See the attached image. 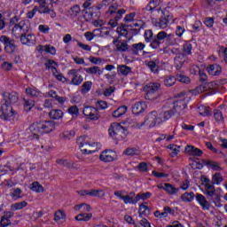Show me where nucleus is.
I'll list each match as a JSON object with an SVG mask.
<instances>
[{
    "label": "nucleus",
    "mask_w": 227,
    "mask_h": 227,
    "mask_svg": "<svg viewBox=\"0 0 227 227\" xmlns=\"http://www.w3.org/2000/svg\"><path fill=\"white\" fill-rule=\"evenodd\" d=\"M81 15V6L78 4L73 5L68 11H67V17L71 19L72 20L77 19Z\"/></svg>",
    "instance_id": "4be33fe9"
},
{
    "label": "nucleus",
    "mask_w": 227,
    "mask_h": 227,
    "mask_svg": "<svg viewBox=\"0 0 227 227\" xmlns=\"http://www.w3.org/2000/svg\"><path fill=\"white\" fill-rule=\"evenodd\" d=\"M160 117L159 116V114L155 111L151 112L147 119L145 120V125H149V127L152 129L155 127V125L160 124Z\"/></svg>",
    "instance_id": "f8f14e48"
},
{
    "label": "nucleus",
    "mask_w": 227,
    "mask_h": 227,
    "mask_svg": "<svg viewBox=\"0 0 227 227\" xmlns=\"http://www.w3.org/2000/svg\"><path fill=\"white\" fill-rule=\"evenodd\" d=\"M61 139H74L75 137V131L74 130H69V131H64L60 134Z\"/></svg>",
    "instance_id": "5fc2aeb1"
},
{
    "label": "nucleus",
    "mask_w": 227,
    "mask_h": 227,
    "mask_svg": "<svg viewBox=\"0 0 227 227\" xmlns=\"http://www.w3.org/2000/svg\"><path fill=\"white\" fill-rule=\"evenodd\" d=\"M30 189L31 191H33L34 192H43V191H45V189L43 188V186L42 184H40V183L38 182H34L30 184Z\"/></svg>",
    "instance_id": "8fccbe9b"
},
{
    "label": "nucleus",
    "mask_w": 227,
    "mask_h": 227,
    "mask_svg": "<svg viewBox=\"0 0 227 227\" xmlns=\"http://www.w3.org/2000/svg\"><path fill=\"white\" fill-rule=\"evenodd\" d=\"M168 150H171L170 155L171 157H176L178 153H180V147L176 145L170 144L167 146Z\"/></svg>",
    "instance_id": "864d4df0"
},
{
    "label": "nucleus",
    "mask_w": 227,
    "mask_h": 227,
    "mask_svg": "<svg viewBox=\"0 0 227 227\" xmlns=\"http://www.w3.org/2000/svg\"><path fill=\"white\" fill-rule=\"evenodd\" d=\"M20 40L23 45L31 47L32 45H35L36 42V36L33 34H24L23 35L20 36Z\"/></svg>",
    "instance_id": "2eb2a0df"
},
{
    "label": "nucleus",
    "mask_w": 227,
    "mask_h": 227,
    "mask_svg": "<svg viewBox=\"0 0 227 227\" xmlns=\"http://www.w3.org/2000/svg\"><path fill=\"white\" fill-rule=\"evenodd\" d=\"M65 217H66L65 213L61 210H59L55 212L54 221L58 222V221H60V219H65Z\"/></svg>",
    "instance_id": "338daca9"
},
{
    "label": "nucleus",
    "mask_w": 227,
    "mask_h": 227,
    "mask_svg": "<svg viewBox=\"0 0 227 227\" xmlns=\"http://www.w3.org/2000/svg\"><path fill=\"white\" fill-rule=\"evenodd\" d=\"M138 214L140 215H150V207H148L146 202H145L139 206Z\"/></svg>",
    "instance_id": "de8ad7c7"
},
{
    "label": "nucleus",
    "mask_w": 227,
    "mask_h": 227,
    "mask_svg": "<svg viewBox=\"0 0 227 227\" xmlns=\"http://www.w3.org/2000/svg\"><path fill=\"white\" fill-rule=\"evenodd\" d=\"M84 72H86V74H89V75L100 76L102 75V74H104V69L100 68L98 66H94L84 68Z\"/></svg>",
    "instance_id": "cd10ccee"
},
{
    "label": "nucleus",
    "mask_w": 227,
    "mask_h": 227,
    "mask_svg": "<svg viewBox=\"0 0 227 227\" xmlns=\"http://www.w3.org/2000/svg\"><path fill=\"white\" fill-rule=\"evenodd\" d=\"M125 205H137V197L136 196V192H131L127 195H124V199L122 200Z\"/></svg>",
    "instance_id": "393cba45"
},
{
    "label": "nucleus",
    "mask_w": 227,
    "mask_h": 227,
    "mask_svg": "<svg viewBox=\"0 0 227 227\" xmlns=\"http://www.w3.org/2000/svg\"><path fill=\"white\" fill-rule=\"evenodd\" d=\"M0 42L4 45V51L7 54H13V52L17 49V45L15 44V40L10 39V37L6 35L0 36ZM3 51L0 47V52Z\"/></svg>",
    "instance_id": "1a4fd4ad"
},
{
    "label": "nucleus",
    "mask_w": 227,
    "mask_h": 227,
    "mask_svg": "<svg viewBox=\"0 0 227 227\" xmlns=\"http://www.w3.org/2000/svg\"><path fill=\"white\" fill-rule=\"evenodd\" d=\"M189 61V57H187L184 53L177 54L174 59V66L176 67V70H180L185 63Z\"/></svg>",
    "instance_id": "4468645a"
},
{
    "label": "nucleus",
    "mask_w": 227,
    "mask_h": 227,
    "mask_svg": "<svg viewBox=\"0 0 227 227\" xmlns=\"http://www.w3.org/2000/svg\"><path fill=\"white\" fill-rule=\"evenodd\" d=\"M127 106H119L115 111H114L113 116L114 118H120L121 116H123L125 113H127Z\"/></svg>",
    "instance_id": "37998d69"
},
{
    "label": "nucleus",
    "mask_w": 227,
    "mask_h": 227,
    "mask_svg": "<svg viewBox=\"0 0 227 227\" xmlns=\"http://www.w3.org/2000/svg\"><path fill=\"white\" fill-rule=\"evenodd\" d=\"M35 3H38L39 4V13H50L51 9L49 6H46L47 0H34Z\"/></svg>",
    "instance_id": "473e14b6"
},
{
    "label": "nucleus",
    "mask_w": 227,
    "mask_h": 227,
    "mask_svg": "<svg viewBox=\"0 0 227 227\" xmlns=\"http://www.w3.org/2000/svg\"><path fill=\"white\" fill-rule=\"evenodd\" d=\"M108 134L113 139H115V141H121L127 137V134H129V131L124 129L121 124L118 122H114L111 124Z\"/></svg>",
    "instance_id": "423d86ee"
},
{
    "label": "nucleus",
    "mask_w": 227,
    "mask_h": 227,
    "mask_svg": "<svg viewBox=\"0 0 227 227\" xmlns=\"http://www.w3.org/2000/svg\"><path fill=\"white\" fill-rule=\"evenodd\" d=\"M83 18L85 19L86 22H91V20H93V12H91V9L85 10Z\"/></svg>",
    "instance_id": "0e129e2a"
},
{
    "label": "nucleus",
    "mask_w": 227,
    "mask_h": 227,
    "mask_svg": "<svg viewBox=\"0 0 227 227\" xmlns=\"http://www.w3.org/2000/svg\"><path fill=\"white\" fill-rule=\"evenodd\" d=\"M127 13V10L121 9L118 4H113L109 6L108 11L106 12V16L110 17V20L108 22V26L113 27H117L118 21L123 19V15Z\"/></svg>",
    "instance_id": "7ed1b4c3"
},
{
    "label": "nucleus",
    "mask_w": 227,
    "mask_h": 227,
    "mask_svg": "<svg viewBox=\"0 0 227 227\" xmlns=\"http://www.w3.org/2000/svg\"><path fill=\"white\" fill-rule=\"evenodd\" d=\"M195 200L202 210H210V202L207 200V198L203 194L196 193Z\"/></svg>",
    "instance_id": "dca6fc26"
},
{
    "label": "nucleus",
    "mask_w": 227,
    "mask_h": 227,
    "mask_svg": "<svg viewBox=\"0 0 227 227\" xmlns=\"http://www.w3.org/2000/svg\"><path fill=\"white\" fill-rule=\"evenodd\" d=\"M93 217V215L91 213L86 214V213H82L80 215H77L75 216L76 221H83L84 223H88L90 219Z\"/></svg>",
    "instance_id": "c03bdc74"
},
{
    "label": "nucleus",
    "mask_w": 227,
    "mask_h": 227,
    "mask_svg": "<svg viewBox=\"0 0 227 227\" xmlns=\"http://www.w3.org/2000/svg\"><path fill=\"white\" fill-rule=\"evenodd\" d=\"M164 40H166L168 45H176L175 35L168 34L166 31H160L154 36L151 42L150 47H152V49H159L160 43H164Z\"/></svg>",
    "instance_id": "20e7f679"
},
{
    "label": "nucleus",
    "mask_w": 227,
    "mask_h": 227,
    "mask_svg": "<svg viewBox=\"0 0 227 227\" xmlns=\"http://www.w3.org/2000/svg\"><path fill=\"white\" fill-rule=\"evenodd\" d=\"M150 198H152V192H150L137 194V203H138V201H141V200H150Z\"/></svg>",
    "instance_id": "052dcab7"
},
{
    "label": "nucleus",
    "mask_w": 227,
    "mask_h": 227,
    "mask_svg": "<svg viewBox=\"0 0 227 227\" xmlns=\"http://www.w3.org/2000/svg\"><path fill=\"white\" fill-rule=\"evenodd\" d=\"M19 100L17 92H4L0 106V118L6 121H13L17 118V112L13 111L12 104Z\"/></svg>",
    "instance_id": "f257e3e1"
},
{
    "label": "nucleus",
    "mask_w": 227,
    "mask_h": 227,
    "mask_svg": "<svg viewBox=\"0 0 227 227\" xmlns=\"http://www.w3.org/2000/svg\"><path fill=\"white\" fill-rule=\"evenodd\" d=\"M23 106L25 107V111H31L33 107H35V100L27 99L26 98H23Z\"/></svg>",
    "instance_id": "603ef678"
},
{
    "label": "nucleus",
    "mask_w": 227,
    "mask_h": 227,
    "mask_svg": "<svg viewBox=\"0 0 227 227\" xmlns=\"http://www.w3.org/2000/svg\"><path fill=\"white\" fill-rule=\"evenodd\" d=\"M29 32V21L21 20L12 27V34L16 38L27 35Z\"/></svg>",
    "instance_id": "6e6552de"
},
{
    "label": "nucleus",
    "mask_w": 227,
    "mask_h": 227,
    "mask_svg": "<svg viewBox=\"0 0 227 227\" xmlns=\"http://www.w3.org/2000/svg\"><path fill=\"white\" fill-rule=\"evenodd\" d=\"M215 90H217V83L215 82H205L196 89L199 93L208 91L207 95H214L215 93Z\"/></svg>",
    "instance_id": "9d476101"
},
{
    "label": "nucleus",
    "mask_w": 227,
    "mask_h": 227,
    "mask_svg": "<svg viewBox=\"0 0 227 227\" xmlns=\"http://www.w3.org/2000/svg\"><path fill=\"white\" fill-rule=\"evenodd\" d=\"M91 86H93V82L90 81L83 82V84L82 85L81 93L82 95H86V93H90V91L91 90Z\"/></svg>",
    "instance_id": "a18cd8bd"
},
{
    "label": "nucleus",
    "mask_w": 227,
    "mask_h": 227,
    "mask_svg": "<svg viewBox=\"0 0 227 227\" xmlns=\"http://www.w3.org/2000/svg\"><path fill=\"white\" fill-rule=\"evenodd\" d=\"M146 110V103L143 101L137 102L132 106L133 114H141Z\"/></svg>",
    "instance_id": "b1692460"
},
{
    "label": "nucleus",
    "mask_w": 227,
    "mask_h": 227,
    "mask_svg": "<svg viewBox=\"0 0 227 227\" xmlns=\"http://www.w3.org/2000/svg\"><path fill=\"white\" fill-rule=\"evenodd\" d=\"M194 198H196V194H194L193 192H186L181 195V201L184 203H192Z\"/></svg>",
    "instance_id": "72a5a7b5"
},
{
    "label": "nucleus",
    "mask_w": 227,
    "mask_h": 227,
    "mask_svg": "<svg viewBox=\"0 0 227 227\" xmlns=\"http://www.w3.org/2000/svg\"><path fill=\"white\" fill-rule=\"evenodd\" d=\"M113 43L114 45H115L116 51L118 52H129V51H130V48H129V44L125 41L114 40Z\"/></svg>",
    "instance_id": "a211bd4d"
},
{
    "label": "nucleus",
    "mask_w": 227,
    "mask_h": 227,
    "mask_svg": "<svg viewBox=\"0 0 227 227\" xmlns=\"http://www.w3.org/2000/svg\"><path fill=\"white\" fill-rule=\"evenodd\" d=\"M162 3L164 0H151L148 4L145 6L146 12H153L156 9L157 12H162Z\"/></svg>",
    "instance_id": "f3484780"
},
{
    "label": "nucleus",
    "mask_w": 227,
    "mask_h": 227,
    "mask_svg": "<svg viewBox=\"0 0 227 227\" xmlns=\"http://www.w3.org/2000/svg\"><path fill=\"white\" fill-rule=\"evenodd\" d=\"M213 114L216 123L219 125L224 123V115H223V111H221V109H215Z\"/></svg>",
    "instance_id": "4c0bfd02"
},
{
    "label": "nucleus",
    "mask_w": 227,
    "mask_h": 227,
    "mask_svg": "<svg viewBox=\"0 0 227 227\" xmlns=\"http://www.w3.org/2000/svg\"><path fill=\"white\" fill-rule=\"evenodd\" d=\"M135 18H136V12H131L129 14H127L124 17L123 22L127 26V24H130V22H134Z\"/></svg>",
    "instance_id": "e2e57ef3"
},
{
    "label": "nucleus",
    "mask_w": 227,
    "mask_h": 227,
    "mask_svg": "<svg viewBox=\"0 0 227 227\" xmlns=\"http://www.w3.org/2000/svg\"><path fill=\"white\" fill-rule=\"evenodd\" d=\"M63 111L60 109H53L49 113V116L51 120H61L63 118Z\"/></svg>",
    "instance_id": "ea45409f"
},
{
    "label": "nucleus",
    "mask_w": 227,
    "mask_h": 227,
    "mask_svg": "<svg viewBox=\"0 0 227 227\" xmlns=\"http://www.w3.org/2000/svg\"><path fill=\"white\" fill-rule=\"evenodd\" d=\"M36 50L38 52H47L48 54H51V56H56V47L51 44H40L36 47Z\"/></svg>",
    "instance_id": "412c9836"
},
{
    "label": "nucleus",
    "mask_w": 227,
    "mask_h": 227,
    "mask_svg": "<svg viewBox=\"0 0 227 227\" xmlns=\"http://www.w3.org/2000/svg\"><path fill=\"white\" fill-rule=\"evenodd\" d=\"M174 111L175 113H177L180 114L185 107H187V100H185V98L183 99H178L174 102Z\"/></svg>",
    "instance_id": "6ab92c4d"
},
{
    "label": "nucleus",
    "mask_w": 227,
    "mask_h": 227,
    "mask_svg": "<svg viewBox=\"0 0 227 227\" xmlns=\"http://www.w3.org/2000/svg\"><path fill=\"white\" fill-rule=\"evenodd\" d=\"M176 81H178V82H182L183 84H191V78L182 72L176 73Z\"/></svg>",
    "instance_id": "2f4dec72"
},
{
    "label": "nucleus",
    "mask_w": 227,
    "mask_h": 227,
    "mask_svg": "<svg viewBox=\"0 0 227 227\" xmlns=\"http://www.w3.org/2000/svg\"><path fill=\"white\" fill-rule=\"evenodd\" d=\"M122 155L135 157L136 155H141V151L137 147H128L123 151Z\"/></svg>",
    "instance_id": "c756f323"
},
{
    "label": "nucleus",
    "mask_w": 227,
    "mask_h": 227,
    "mask_svg": "<svg viewBox=\"0 0 227 227\" xmlns=\"http://www.w3.org/2000/svg\"><path fill=\"white\" fill-rule=\"evenodd\" d=\"M146 45L143 43H133L129 50V52L134 56H139V52L143 51Z\"/></svg>",
    "instance_id": "5701e85b"
},
{
    "label": "nucleus",
    "mask_w": 227,
    "mask_h": 227,
    "mask_svg": "<svg viewBox=\"0 0 227 227\" xmlns=\"http://www.w3.org/2000/svg\"><path fill=\"white\" fill-rule=\"evenodd\" d=\"M223 175L219 172L215 173V175L212 176L211 183L215 185H221V183L223 182Z\"/></svg>",
    "instance_id": "3c124183"
},
{
    "label": "nucleus",
    "mask_w": 227,
    "mask_h": 227,
    "mask_svg": "<svg viewBox=\"0 0 227 227\" xmlns=\"http://www.w3.org/2000/svg\"><path fill=\"white\" fill-rule=\"evenodd\" d=\"M76 143L83 155L95 153V152H98V148H100L98 144L90 143L84 137H78Z\"/></svg>",
    "instance_id": "39448f33"
},
{
    "label": "nucleus",
    "mask_w": 227,
    "mask_h": 227,
    "mask_svg": "<svg viewBox=\"0 0 227 227\" xmlns=\"http://www.w3.org/2000/svg\"><path fill=\"white\" fill-rule=\"evenodd\" d=\"M27 207V202L22 201V202H17L11 205V210L12 212H15L16 210H22V208Z\"/></svg>",
    "instance_id": "09e8293b"
},
{
    "label": "nucleus",
    "mask_w": 227,
    "mask_h": 227,
    "mask_svg": "<svg viewBox=\"0 0 227 227\" xmlns=\"http://www.w3.org/2000/svg\"><path fill=\"white\" fill-rule=\"evenodd\" d=\"M155 27H160V29H166L169 26V20L167 18H160L154 21Z\"/></svg>",
    "instance_id": "f704fd0d"
},
{
    "label": "nucleus",
    "mask_w": 227,
    "mask_h": 227,
    "mask_svg": "<svg viewBox=\"0 0 227 227\" xmlns=\"http://www.w3.org/2000/svg\"><path fill=\"white\" fill-rule=\"evenodd\" d=\"M117 72L120 75H129L132 72V68L126 65H118Z\"/></svg>",
    "instance_id": "c9c22d12"
},
{
    "label": "nucleus",
    "mask_w": 227,
    "mask_h": 227,
    "mask_svg": "<svg viewBox=\"0 0 227 227\" xmlns=\"http://www.w3.org/2000/svg\"><path fill=\"white\" fill-rule=\"evenodd\" d=\"M147 67L148 68H150L151 72H153V74H157L159 72V65L157 64V62L151 60L147 62Z\"/></svg>",
    "instance_id": "13d9d810"
},
{
    "label": "nucleus",
    "mask_w": 227,
    "mask_h": 227,
    "mask_svg": "<svg viewBox=\"0 0 227 227\" xmlns=\"http://www.w3.org/2000/svg\"><path fill=\"white\" fill-rule=\"evenodd\" d=\"M209 75H221L222 68L221 66L215 64L207 67V68Z\"/></svg>",
    "instance_id": "7c9ffc66"
},
{
    "label": "nucleus",
    "mask_w": 227,
    "mask_h": 227,
    "mask_svg": "<svg viewBox=\"0 0 227 227\" xmlns=\"http://www.w3.org/2000/svg\"><path fill=\"white\" fill-rule=\"evenodd\" d=\"M102 162H113L114 160V152L113 151H105L99 156Z\"/></svg>",
    "instance_id": "bb28decb"
},
{
    "label": "nucleus",
    "mask_w": 227,
    "mask_h": 227,
    "mask_svg": "<svg viewBox=\"0 0 227 227\" xmlns=\"http://www.w3.org/2000/svg\"><path fill=\"white\" fill-rule=\"evenodd\" d=\"M57 164L59 166H64V168H70L72 163L67 160L59 159L57 160Z\"/></svg>",
    "instance_id": "774afa93"
},
{
    "label": "nucleus",
    "mask_w": 227,
    "mask_h": 227,
    "mask_svg": "<svg viewBox=\"0 0 227 227\" xmlns=\"http://www.w3.org/2000/svg\"><path fill=\"white\" fill-rule=\"evenodd\" d=\"M144 38L147 43L153 42V32L152 30H145L144 34Z\"/></svg>",
    "instance_id": "680f3d73"
},
{
    "label": "nucleus",
    "mask_w": 227,
    "mask_h": 227,
    "mask_svg": "<svg viewBox=\"0 0 227 227\" xmlns=\"http://www.w3.org/2000/svg\"><path fill=\"white\" fill-rule=\"evenodd\" d=\"M129 27V25H124L122 27H117V33L119 36H125L126 38H129V30L127 29Z\"/></svg>",
    "instance_id": "4d7b16f0"
},
{
    "label": "nucleus",
    "mask_w": 227,
    "mask_h": 227,
    "mask_svg": "<svg viewBox=\"0 0 227 227\" xmlns=\"http://www.w3.org/2000/svg\"><path fill=\"white\" fill-rule=\"evenodd\" d=\"M176 83V78L173 75L165 76L163 79V84L167 88H171L172 86H175Z\"/></svg>",
    "instance_id": "58836bf2"
},
{
    "label": "nucleus",
    "mask_w": 227,
    "mask_h": 227,
    "mask_svg": "<svg viewBox=\"0 0 227 227\" xmlns=\"http://www.w3.org/2000/svg\"><path fill=\"white\" fill-rule=\"evenodd\" d=\"M83 114L84 116H87L89 120H93L94 121L100 118V114H98V110L93 106H85L83 108Z\"/></svg>",
    "instance_id": "ddd939ff"
},
{
    "label": "nucleus",
    "mask_w": 227,
    "mask_h": 227,
    "mask_svg": "<svg viewBox=\"0 0 227 227\" xmlns=\"http://www.w3.org/2000/svg\"><path fill=\"white\" fill-rule=\"evenodd\" d=\"M183 52L184 56H191L192 54V44L191 43H185L183 45Z\"/></svg>",
    "instance_id": "6e6d98bb"
},
{
    "label": "nucleus",
    "mask_w": 227,
    "mask_h": 227,
    "mask_svg": "<svg viewBox=\"0 0 227 227\" xmlns=\"http://www.w3.org/2000/svg\"><path fill=\"white\" fill-rule=\"evenodd\" d=\"M185 152L188 153V155H193L194 157H201V155H203V151L193 145H187L185 147Z\"/></svg>",
    "instance_id": "a878e982"
},
{
    "label": "nucleus",
    "mask_w": 227,
    "mask_h": 227,
    "mask_svg": "<svg viewBox=\"0 0 227 227\" xmlns=\"http://www.w3.org/2000/svg\"><path fill=\"white\" fill-rule=\"evenodd\" d=\"M54 129H56V126L52 121L34 122L29 127L31 135L28 137V139H40V136H43V134H49V132H52Z\"/></svg>",
    "instance_id": "f03ea898"
},
{
    "label": "nucleus",
    "mask_w": 227,
    "mask_h": 227,
    "mask_svg": "<svg viewBox=\"0 0 227 227\" xmlns=\"http://www.w3.org/2000/svg\"><path fill=\"white\" fill-rule=\"evenodd\" d=\"M179 191H180V188H176L169 183H165V192H167V194L173 196L175 194H177Z\"/></svg>",
    "instance_id": "e433bc0d"
},
{
    "label": "nucleus",
    "mask_w": 227,
    "mask_h": 227,
    "mask_svg": "<svg viewBox=\"0 0 227 227\" xmlns=\"http://www.w3.org/2000/svg\"><path fill=\"white\" fill-rule=\"evenodd\" d=\"M160 89V83L151 82L145 85V91L146 92V100H157L159 98V90Z\"/></svg>",
    "instance_id": "0eeeda50"
},
{
    "label": "nucleus",
    "mask_w": 227,
    "mask_h": 227,
    "mask_svg": "<svg viewBox=\"0 0 227 227\" xmlns=\"http://www.w3.org/2000/svg\"><path fill=\"white\" fill-rule=\"evenodd\" d=\"M107 102L104 100H99L96 102V109L98 111V109H107Z\"/></svg>",
    "instance_id": "69168bd1"
},
{
    "label": "nucleus",
    "mask_w": 227,
    "mask_h": 227,
    "mask_svg": "<svg viewBox=\"0 0 227 227\" xmlns=\"http://www.w3.org/2000/svg\"><path fill=\"white\" fill-rule=\"evenodd\" d=\"M27 95L28 97H32V98H38L40 97H42V91H40V90L36 89V87L31 86V87H27L25 90Z\"/></svg>",
    "instance_id": "c85d7f7f"
},
{
    "label": "nucleus",
    "mask_w": 227,
    "mask_h": 227,
    "mask_svg": "<svg viewBox=\"0 0 227 227\" xmlns=\"http://www.w3.org/2000/svg\"><path fill=\"white\" fill-rule=\"evenodd\" d=\"M68 114H71L73 118H77L79 116V107L77 106H72L67 109Z\"/></svg>",
    "instance_id": "bf43d9fd"
},
{
    "label": "nucleus",
    "mask_w": 227,
    "mask_h": 227,
    "mask_svg": "<svg viewBox=\"0 0 227 227\" xmlns=\"http://www.w3.org/2000/svg\"><path fill=\"white\" fill-rule=\"evenodd\" d=\"M90 196L92 198H104V196H106V192H104V190L90 189Z\"/></svg>",
    "instance_id": "49530a36"
},
{
    "label": "nucleus",
    "mask_w": 227,
    "mask_h": 227,
    "mask_svg": "<svg viewBox=\"0 0 227 227\" xmlns=\"http://www.w3.org/2000/svg\"><path fill=\"white\" fill-rule=\"evenodd\" d=\"M173 114H175V112H173L171 110L161 112V113L158 114L161 123H162V121H168V120H169V118H171V116H173Z\"/></svg>",
    "instance_id": "a19ab883"
},
{
    "label": "nucleus",
    "mask_w": 227,
    "mask_h": 227,
    "mask_svg": "<svg viewBox=\"0 0 227 227\" xmlns=\"http://www.w3.org/2000/svg\"><path fill=\"white\" fill-rule=\"evenodd\" d=\"M198 111L200 116H212V110L208 106H200Z\"/></svg>",
    "instance_id": "79ce46f5"
},
{
    "label": "nucleus",
    "mask_w": 227,
    "mask_h": 227,
    "mask_svg": "<svg viewBox=\"0 0 227 227\" xmlns=\"http://www.w3.org/2000/svg\"><path fill=\"white\" fill-rule=\"evenodd\" d=\"M67 75L71 76V84L73 86H81L82 84V75L79 74V71L77 69H70L67 73Z\"/></svg>",
    "instance_id": "9b49d317"
},
{
    "label": "nucleus",
    "mask_w": 227,
    "mask_h": 227,
    "mask_svg": "<svg viewBox=\"0 0 227 227\" xmlns=\"http://www.w3.org/2000/svg\"><path fill=\"white\" fill-rule=\"evenodd\" d=\"M203 185L205 187V191L207 196L212 197L215 194V187L214 186V184L210 182V179L204 178Z\"/></svg>",
    "instance_id": "aec40b11"
}]
</instances>
